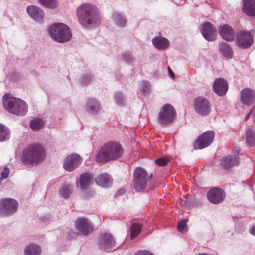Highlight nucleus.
<instances>
[{
  "label": "nucleus",
  "instance_id": "f257e3e1",
  "mask_svg": "<svg viewBox=\"0 0 255 255\" xmlns=\"http://www.w3.org/2000/svg\"><path fill=\"white\" fill-rule=\"evenodd\" d=\"M123 152L124 149L119 142L109 141L101 147L96 155V160L101 163L116 160L122 156Z\"/></svg>",
  "mask_w": 255,
  "mask_h": 255
},
{
  "label": "nucleus",
  "instance_id": "f03ea898",
  "mask_svg": "<svg viewBox=\"0 0 255 255\" xmlns=\"http://www.w3.org/2000/svg\"><path fill=\"white\" fill-rule=\"evenodd\" d=\"M77 16L80 24L86 28L95 26L98 21L97 9L90 3L80 5L77 9Z\"/></svg>",
  "mask_w": 255,
  "mask_h": 255
},
{
  "label": "nucleus",
  "instance_id": "7ed1b4c3",
  "mask_svg": "<svg viewBox=\"0 0 255 255\" xmlns=\"http://www.w3.org/2000/svg\"><path fill=\"white\" fill-rule=\"evenodd\" d=\"M45 151L43 147L37 144L27 146L23 151L21 161L26 165L38 163L44 157Z\"/></svg>",
  "mask_w": 255,
  "mask_h": 255
},
{
  "label": "nucleus",
  "instance_id": "20e7f679",
  "mask_svg": "<svg viewBox=\"0 0 255 255\" xmlns=\"http://www.w3.org/2000/svg\"><path fill=\"white\" fill-rule=\"evenodd\" d=\"M3 105L10 113L17 115H25L27 111V106L23 100L5 94L3 97Z\"/></svg>",
  "mask_w": 255,
  "mask_h": 255
},
{
  "label": "nucleus",
  "instance_id": "39448f33",
  "mask_svg": "<svg viewBox=\"0 0 255 255\" xmlns=\"http://www.w3.org/2000/svg\"><path fill=\"white\" fill-rule=\"evenodd\" d=\"M48 32L53 39L60 43L67 42L72 37L70 28L61 23L51 25L48 29Z\"/></svg>",
  "mask_w": 255,
  "mask_h": 255
},
{
  "label": "nucleus",
  "instance_id": "423d86ee",
  "mask_svg": "<svg viewBox=\"0 0 255 255\" xmlns=\"http://www.w3.org/2000/svg\"><path fill=\"white\" fill-rule=\"evenodd\" d=\"M152 174L148 176L147 172L141 167H137L133 172L134 187L137 192L144 189L147 185L148 180L152 177Z\"/></svg>",
  "mask_w": 255,
  "mask_h": 255
},
{
  "label": "nucleus",
  "instance_id": "0eeeda50",
  "mask_svg": "<svg viewBox=\"0 0 255 255\" xmlns=\"http://www.w3.org/2000/svg\"><path fill=\"white\" fill-rule=\"evenodd\" d=\"M18 202L12 198H6L0 200V215L6 217L13 214L17 210Z\"/></svg>",
  "mask_w": 255,
  "mask_h": 255
},
{
  "label": "nucleus",
  "instance_id": "6e6552de",
  "mask_svg": "<svg viewBox=\"0 0 255 255\" xmlns=\"http://www.w3.org/2000/svg\"><path fill=\"white\" fill-rule=\"evenodd\" d=\"M176 116V112L172 105L167 104L162 107L160 112V124L167 125L172 123Z\"/></svg>",
  "mask_w": 255,
  "mask_h": 255
},
{
  "label": "nucleus",
  "instance_id": "1a4fd4ad",
  "mask_svg": "<svg viewBox=\"0 0 255 255\" xmlns=\"http://www.w3.org/2000/svg\"><path fill=\"white\" fill-rule=\"evenodd\" d=\"M214 138V132L208 131L200 135L195 142V148L202 149L210 145Z\"/></svg>",
  "mask_w": 255,
  "mask_h": 255
},
{
  "label": "nucleus",
  "instance_id": "9d476101",
  "mask_svg": "<svg viewBox=\"0 0 255 255\" xmlns=\"http://www.w3.org/2000/svg\"><path fill=\"white\" fill-rule=\"evenodd\" d=\"M194 106L195 111L200 115H207L211 111L209 101L202 97H199L195 99Z\"/></svg>",
  "mask_w": 255,
  "mask_h": 255
},
{
  "label": "nucleus",
  "instance_id": "9b49d317",
  "mask_svg": "<svg viewBox=\"0 0 255 255\" xmlns=\"http://www.w3.org/2000/svg\"><path fill=\"white\" fill-rule=\"evenodd\" d=\"M81 158L77 154H71L64 159V169L69 172L75 169L81 163Z\"/></svg>",
  "mask_w": 255,
  "mask_h": 255
},
{
  "label": "nucleus",
  "instance_id": "f8f14e48",
  "mask_svg": "<svg viewBox=\"0 0 255 255\" xmlns=\"http://www.w3.org/2000/svg\"><path fill=\"white\" fill-rule=\"evenodd\" d=\"M240 101L246 106H251L255 102V91L250 88H245L240 91Z\"/></svg>",
  "mask_w": 255,
  "mask_h": 255
},
{
  "label": "nucleus",
  "instance_id": "ddd939ff",
  "mask_svg": "<svg viewBox=\"0 0 255 255\" xmlns=\"http://www.w3.org/2000/svg\"><path fill=\"white\" fill-rule=\"evenodd\" d=\"M253 42V36L251 32H240L237 36L236 43L239 47L248 48Z\"/></svg>",
  "mask_w": 255,
  "mask_h": 255
},
{
  "label": "nucleus",
  "instance_id": "4468645a",
  "mask_svg": "<svg viewBox=\"0 0 255 255\" xmlns=\"http://www.w3.org/2000/svg\"><path fill=\"white\" fill-rule=\"evenodd\" d=\"M225 196L224 191L220 188H215L210 190L207 194L209 201L214 204L222 202Z\"/></svg>",
  "mask_w": 255,
  "mask_h": 255
},
{
  "label": "nucleus",
  "instance_id": "2eb2a0df",
  "mask_svg": "<svg viewBox=\"0 0 255 255\" xmlns=\"http://www.w3.org/2000/svg\"><path fill=\"white\" fill-rule=\"evenodd\" d=\"M201 32L204 38L208 41H213L216 38V29L210 23L203 24Z\"/></svg>",
  "mask_w": 255,
  "mask_h": 255
},
{
  "label": "nucleus",
  "instance_id": "dca6fc26",
  "mask_svg": "<svg viewBox=\"0 0 255 255\" xmlns=\"http://www.w3.org/2000/svg\"><path fill=\"white\" fill-rule=\"evenodd\" d=\"M228 90V84L223 78L216 79L213 85V91L218 95L223 96Z\"/></svg>",
  "mask_w": 255,
  "mask_h": 255
},
{
  "label": "nucleus",
  "instance_id": "f3484780",
  "mask_svg": "<svg viewBox=\"0 0 255 255\" xmlns=\"http://www.w3.org/2000/svg\"><path fill=\"white\" fill-rule=\"evenodd\" d=\"M27 12L29 15L35 21L41 22L44 18L43 11L35 5H30L27 7Z\"/></svg>",
  "mask_w": 255,
  "mask_h": 255
},
{
  "label": "nucleus",
  "instance_id": "a211bd4d",
  "mask_svg": "<svg viewBox=\"0 0 255 255\" xmlns=\"http://www.w3.org/2000/svg\"><path fill=\"white\" fill-rule=\"evenodd\" d=\"M75 226L77 229L84 235H87L93 230L91 224L84 218L77 220L75 223Z\"/></svg>",
  "mask_w": 255,
  "mask_h": 255
},
{
  "label": "nucleus",
  "instance_id": "6ab92c4d",
  "mask_svg": "<svg viewBox=\"0 0 255 255\" xmlns=\"http://www.w3.org/2000/svg\"><path fill=\"white\" fill-rule=\"evenodd\" d=\"M219 33L223 39L227 41L234 40L235 32L233 29L229 25H223L220 27Z\"/></svg>",
  "mask_w": 255,
  "mask_h": 255
},
{
  "label": "nucleus",
  "instance_id": "aec40b11",
  "mask_svg": "<svg viewBox=\"0 0 255 255\" xmlns=\"http://www.w3.org/2000/svg\"><path fill=\"white\" fill-rule=\"evenodd\" d=\"M243 11L250 16H255V0H243Z\"/></svg>",
  "mask_w": 255,
  "mask_h": 255
},
{
  "label": "nucleus",
  "instance_id": "412c9836",
  "mask_svg": "<svg viewBox=\"0 0 255 255\" xmlns=\"http://www.w3.org/2000/svg\"><path fill=\"white\" fill-rule=\"evenodd\" d=\"M115 241L110 234H104L101 235L100 246L104 249H111L115 246Z\"/></svg>",
  "mask_w": 255,
  "mask_h": 255
},
{
  "label": "nucleus",
  "instance_id": "4be33fe9",
  "mask_svg": "<svg viewBox=\"0 0 255 255\" xmlns=\"http://www.w3.org/2000/svg\"><path fill=\"white\" fill-rule=\"evenodd\" d=\"M95 182L100 186L108 187L112 184V180L108 174L103 173L99 175L95 179Z\"/></svg>",
  "mask_w": 255,
  "mask_h": 255
},
{
  "label": "nucleus",
  "instance_id": "5701e85b",
  "mask_svg": "<svg viewBox=\"0 0 255 255\" xmlns=\"http://www.w3.org/2000/svg\"><path fill=\"white\" fill-rule=\"evenodd\" d=\"M86 109L91 114H97L100 110V104L95 99L90 98L87 101Z\"/></svg>",
  "mask_w": 255,
  "mask_h": 255
},
{
  "label": "nucleus",
  "instance_id": "b1692460",
  "mask_svg": "<svg viewBox=\"0 0 255 255\" xmlns=\"http://www.w3.org/2000/svg\"><path fill=\"white\" fill-rule=\"evenodd\" d=\"M41 252L39 246L35 244H30L25 249L24 255H40Z\"/></svg>",
  "mask_w": 255,
  "mask_h": 255
},
{
  "label": "nucleus",
  "instance_id": "393cba45",
  "mask_svg": "<svg viewBox=\"0 0 255 255\" xmlns=\"http://www.w3.org/2000/svg\"><path fill=\"white\" fill-rule=\"evenodd\" d=\"M92 175L89 173H84L82 174L79 180V183L81 188L85 189L90 184L91 181Z\"/></svg>",
  "mask_w": 255,
  "mask_h": 255
},
{
  "label": "nucleus",
  "instance_id": "a878e982",
  "mask_svg": "<svg viewBox=\"0 0 255 255\" xmlns=\"http://www.w3.org/2000/svg\"><path fill=\"white\" fill-rule=\"evenodd\" d=\"M237 163L238 159L237 158H232L229 156L222 159L221 165L224 169H228L232 167V166L237 164Z\"/></svg>",
  "mask_w": 255,
  "mask_h": 255
},
{
  "label": "nucleus",
  "instance_id": "bb28decb",
  "mask_svg": "<svg viewBox=\"0 0 255 255\" xmlns=\"http://www.w3.org/2000/svg\"><path fill=\"white\" fill-rule=\"evenodd\" d=\"M219 50L224 56L228 58L231 57L233 51L227 43L225 42L221 43L220 45Z\"/></svg>",
  "mask_w": 255,
  "mask_h": 255
},
{
  "label": "nucleus",
  "instance_id": "cd10ccee",
  "mask_svg": "<svg viewBox=\"0 0 255 255\" xmlns=\"http://www.w3.org/2000/svg\"><path fill=\"white\" fill-rule=\"evenodd\" d=\"M44 122L40 118H35L30 123L31 128L34 131H38L41 129L43 126Z\"/></svg>",
  "mask_w": 255,
  "mask_h": 255
},
{
  "label": "nucleus",
  "instance_id": "c85d7f7f",
  "mask_svg": "<svg viewBox=\"0 0 255 255\" xmlns=\"http://www.w3.org/2000/svg\"><path fill=\"white\" fill-rule=\"evenodd\" d=\"M246 143L250 147L253 146L255 143V137L254 132L248 129L246 132Z\"/></svg>",
  "mask_w": 255,
  "mask_h": 255
},
{
  "label": "nucleus",
  "instance_id": "c756f323",
  "mask_svg": "<svg viewBox=\"0 0 255 255\" xmlns=\"http://www.w3.org/2000/svg\"><path fill=\"white\" fill-rule=\"evenodd\" d=\"M73 191L72 187L69 184L63 185L60 190V194L64 198H67L72 193Z\"/></svg>",
  "mask_w": 255,
  "mask_h": 255
},
{
  "label": "nucleus",
  "instance_id": "7c9ffc66",
  "mask_svg": "<svg viewBox=\"0 0 255 255\" xmlns=\"http://www.w3.org/2000/svg\"><path fill=\"white\" fill-rule=\"evenodd\" d=\"M9 132L2 125L0 124V141H4L9 138Z\"/></svg>",
  "mask_w": 255,
  "mask_h": 255
},
{
  "label": "nucleus",
  "instance_id": "2f4dec72",
  "mask_svg": "<svg viewBox=\"0 0 255 255\" xmlns=\"http://www.w3.org/2000/svg\"><path fill=\"white\" fill-rule=\"evenodd\" d=\"M141 226L140 224L134 223L130 227V236L131 239L135 238L140 233Z\"/></svg>",
  "mask_w": 255,
  "mask_h": 255
},
{
  "label": "nucleus",
  "instance_id": "473e14b6",
  "mask_svg": "<svg viewBox=\"0 0 255 255\" xmlns=\"http://www.w3.org/2000/svg\"><path fill=\"white\" fill-rule=\"evenodd\" d=\"M38 1L42 5L50 8H54L57 6L56 0H38Z\"/></svg>",
  "mask_w": 255,
  "mask_h": 255
},
{
  "label": "nucleus",
  "instance_id": "72a5a7b5",
  "mask_svg": "<svg viewBox=\"0 0 255 255\" xmlns=\"http://www.w3.org/2000/svg\"><path fill=\"white\" fill-rule=\"evenodd\" d=\"M150 85L149 82L143 81L140 83V90L142 93L145 95L149 92Z\"/></svg>",
  "mask_w": 255,
  "mask_h": 255
},
{
  "label": "nucleus",
  "instance_id": "f704fd0d",
  "mask_svg": "<svg viewBox=\"0 0 255 255\" xmlns=\"http://www.w3.org/2000/svg\"><path fill=\"white\" fill-rule=\"evenodd\" d=\"M115 100L117 103L119 105H122L125 103V98L121 92H117L115 94Z\"/></svg>",
  "mask_w": 255,
  "mask_h": 255
},
{
  "label": "nucleus",
  "instance_id": "c9c22d12",
  "mask_svg": "<svg viewBox=\"0 0 255 255\" xmlns=\"http://www.w3.org/2000/svg\"><path fill=\"white\" fill-rule=\"evenodd\" d=\"M178 230L181 233H185L187 231L186 221L185 220H181L177 225Z\"/></svg>",
  "mask_w": 255,
  "mask_h": 255
},
{
  "label": "nucleus",
  "instance_id": "e433bc0d",
  "mask_svg": "<svg viewBox=\"0 0 255 255\" xmlns=\"http://www.w3.org/2000/svg\"><path fill=\"white\" fill-rule=\"evenodd\" d=\"M169 45V41L164 37H160V49H166Z\"/></svg>",
  "mask_w": 255,
  "mask_h": 255
},
{
  "label": "nucleus",
  "instance_id": "4c0bfd02",
  "mask_svg": "<svg viewBox=\"0 0 255 255\" xmlns=\"http://www.w3.org/2000/svg\"><path fill=\"white\" fill-rule=\"evenodd\" d=\"M115 20L117 24L121 26H124L126 23L125 19L119 14L115 15Z\"/></svg>",
  "mask_w": 255,
  "mask_h": 255
},
{
  "label": "nucleus",
  "instance_id": "58836bf2",
  "mask_svg": "<svg viewBox=\"0 0 255 255\" xmlns=\"http://www.w3.org/2000/svg\"><path fill=\"white\" fill-rule=\"evenodd\" d=\"M9 174V169L8 168H4L1 173L0 179L1 180L6 179Z\"/></svg>",
  "mask_w": 255,
  "mask_h": 255
},
{
  "label": "nucleus",
  "instance_id": "ea45409f",
  "mask_svg": "<svg viewBox=\"0 0 255 255\" xmlns=\"http://www.w3.org/2000/svg\"><path fill=\"white\" fill-rule=\"evenodd\" d=\"M135 255H154L152 253L148 250H141L139 251Z\"/></svg>",
  "mask_w": 255,
  "mask_h": 255
},
{
  "label": "nucleus",
  "instance_id": "a19ab883",
  "mask_svg": "<svg viewBox=\"0 0 255 255\" xmlns=\"http://www.w3.org/2000/svg\"><path fill=\"white\" fill-rule=\"evenodd\" d=\"M152 42L154 46L158 49H159V37L157 36L155 37L153 40Z\"/></svg>",
  "mask_w": 255,
  "mask_h": 255
},
{
  "label": "nucleus",
  "instance_id": "79ce46f5",
  "mask_svg": "<svg viewBox=\"0 0 255 255\" xmlns=\"http://www.w3.org/2000/svg\"><path fill=\"white\" fill-rule=\"evenodd\" d=\"M169 162V159L167 158H160V166L166 165Z\"/></svg>",
  "mask_w": 255,
  "mask_h": 255
},
{
  "label": "nucleus",
  "instance_id": "37998d69",
  "mask_svg": "<svg viewBox=\"0 0 255 255\" xmlns=\"http://www.w3.org/2000/svg\"><path fill=\"white\" fill-rule=\"evenodd\" d=\"M168 69L169 75L170 77L171 78H172V79H174L175 78V75H174L173 72L172 71V70L171 69V68L169 67H168Z\"/></svg>",
  "mask_w": 255,
  "mask_h": 255
},
{
  "label": "nucleus",
  "instance_id": "c03bdc74",
  "mask_svg": "<svg viewBox=\"0 0 255 255\" xmlns=\"http://www.w3.org/2000/svg\"><path fill=\"white\" fill-rule=\"evenodd\" d=\"M251 233L255 236V225L252 227L251 230Z\"/></svg>",
  "mask_w": 255,
  "mask_h": 255
},
{
  "label": "nucleus",
  "instance_id": "a18cd8bd",
  "mask_svg": "<svg viewBox=\"0 0 255 255\" xmlns=\"http://www.w3.org/2000/svg\"><path fill=\"white\" fill-rule=\"evenodd\" d=\"M155 162L157 165L159 166V158L156 159Z\"/></svg>",
  "mask_w": 255,
  "mask_h": 255
},
{
  "label": "nucleus",
  "instance_id": "49530a36",
  "mask_svg": "<svg viewBox=\"0 0 255 255\" xmlns=\"http://www.w3.org/2000/svg\"><path fill=\"white\" fill-rule=\"evenodd\" d=\"M250 114H251V112L249 113L246 115V117H245V119H246V120H247V119L249 117V116H250Z\"/></svg>",
  "mask_w": 255,
  "mask_h": 255
},
{
  "label": "nucleus",
  "instance_id": "de8ad7c7",
  "mask_svg": "<svg viewBox=\"0 0 255 255\" xmlns=\"http://www.w3.org/2000/svg\"><path fill=\"white\" fill-rule=\"evenodd\" d=\"M1 180L0 179V185L1 184Z\"/></svg>",
  "mask_w": 255,
  "mask_h": 255
}]
</instances>
